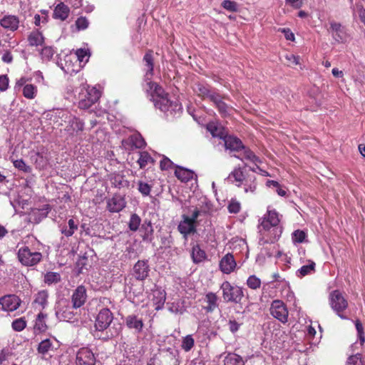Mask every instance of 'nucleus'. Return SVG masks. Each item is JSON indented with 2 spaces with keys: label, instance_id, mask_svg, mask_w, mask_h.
<instances>
[{
  "label": "nucleus",
  "instance_id": "2",
  "mask_svg": "<svg viewBox=\"0 0 365 365\" xmlns=\"http://www.w3.org/2000/svg\"><path fill=\"white\" fill-rule=\"evenodd\" d=\"M279 221L278 212L275 210L268 208L258 227L261 245L273 243L279 239L282 232V228L279 225Z\"/></svg>",
  "mask_w": 365,
  "mask_h": 365
},
{
  "label": "nucleus",
  "instance_id": "29",
  "mask_svg": "<svg viewBox=\"0 0 365 365\" xmlns=\"http://www.w3.org/2000/svg\"><path fill=\"white\" fill-rule=\"evenodd\" d=\"M140 232H143L142 238L143 241L150 242L153 240V228L150 220L144 221L140 227Z\"/></svg>",
  "mask_w": 365,
  "mask_h": 365
},
{
  "label": "nucleus",
  "instance_id": "20",
  "mask_svg": "<svg viewBox=\"0 0 365 365\" xmlns=\"http://www.w3.org/2000/svg\"><path fill=\"white\" fill-rule=\"evenodd\" d=\"M225 96H221L218 93L215 96V97L212 98V102L215 104L216 108H217L219 113L222 116H227L230 115V113L232 110V107H230L228 105H227L224 101L223 99H225Z\"/></svg>",
  "mask_w": 365,
  "mask_h": 365
},
{
  "label": "nucleus",
  "instance_id": "49",
  "mask_svg": "<svg viewBox=\"0 0 365 365\" xmlns=\"http://www.w3.org/2000/svg\"><path fill=\"white\" fill-rule=\"evenodd\" d=\"M247 284L250 289H257L260 287L261 280L255 275H251L247 280Z\"/></svg>",
  "mask_w": 365,
  "mask_h": 365
},
{
  "label": "nucleus",
  "instance_id": "42",
  "mask_svg": "<svg viewBox=\"0 0 365 365\" xmlns=\"http://www.w3.org/2000/svg\"><path fill=\"white\" fill-rule=\"evenodd\" d=\"M315 263L314 262H310V263L307 265L302 266L300 269L297 271V275L299 277H304L312 272L314 271Z\"/></svg>",
  "mask_w": 365,
  "mask_h": 365
},
{
  "label": "nucleus",
  "instance_id": "37",
  "mask_svg": "<svg viewBox=\"0 0 365 365\" xmlns=\"http://www.w3.org/2000/svg\"><path fill=\"white\" fill-rule=\"evenodd\" d=\"M28 40L31 46H37L43 43L44 38L40 32L34 31L29 35Z\"/></svg>",
  "mask_w": 365,
  "mask_h": 365
},
{
  "label": "nucleus",
  "instance_id": "19",
  "mask_svg": "<svg viewBox=\"0 0 365 365\" xmlns=\"http://www.w3.org/2000/svg\"><path fill=\"white\" fill-rule=\"evenodd\" d=\"M331 29L332 31L333 38L339 43H344L348 39V36L344 30V28L339 23H331Z\"/></svg>",
  "mask_w": 365,
  "mask_h": 365
},
{
  "label": "nucleus",
  "instance_id": "9",
  "mask_svg": "<svg viewBox=\"0 0 365 365\" xmlns=\"http://www.w3.org/2000/svg\"><path fill=\"white\" fill-rule=\"evenodd\" d=\"M60 346L59 342L54 337L42 340L38 346V353L42 356L50 355Z\"/></svg>",
  "mask_w": 365,
  "mask_h": 365
},
{
  "label": "nucleus",
  "instance_id": "14",
  "mask_svg": "<svg viewBox=\"0 0 365 365\" xmlns=\"http://www.w3.org/2000/svg\"><path fill=\"white\" fill-rule=\"evenodd\" d=\"M182 217V220L179 223L178 230L186 239L188 235L195 232L196 228L195 225L190 220L189 216L183 215Z\"/></svg>",
  "mask_w": 365,
  "mask_h": 365
},
{
  "label": "nucleus",
  "instance_id": "6",
  "mask_svg": "<svg viewBox=\"0 0 365 365\" xmlns=\"http://www.w3.org/2000/svg\"><path fill=\"white\" fill-rule=\"evenodd\" d=\"M329 303L333 310L341 319H347L341 312L347 308L348 302L339 290H334L331 292L329 295Z\"/></svg>",
  "mask_w": 365,
  "mask_h": 365
},
{
  "label": "nucleus",
  "instance_id": "1",
  "mask_svg": "<svg viewBox=\"0 0 365 365\" xmlns=\"http://www.w3.org/2000/svg\"><path fill=\"white\" fill-rule=\"evenodd\" d=\"M143 61L147 67L144 89L150 94L154 106L164 113L170 112V114H173L180 111L182 109L181 105L176 101H171L163 88L151 81L153 74V58L151 51L145 54Z\"/></svg>",
  "mask_w": 365,
  "mask_h": 365
},
{
  "label": "nucleus",
  "instance_id": "31",
  "mask_svg": "<svg viewBox=\"0 0 365 365\" xmlns=\"http://www.w3.org/2000/svg\"><path fill=\"white\" fill-rule=\"evenodd\" d=\"M217 297L213 292H208L205 295V302L207 305L205 307V309L207 312H212L217 307Z\"/></svg>",
  "mask_w": 365,
  "mask_h": 365
},
{
  "label": "nucleus",
  "instance_id": "54",
  "mask_svg": "<svg viewBox=\"0 0 365 365\" xmlns=\"http://www.w3.org/2000/svg\"><path fill=\"white\" fill-rule=\"evenodd\" d=\"M54 53V51L52 48V47L50 46H45L42 48L41 55L42 58L45 60H50Z\"/></svg>",
  "mask_w": 365,
  "mask_h": 365
},
{
  "label": "nucleus",
  "instance_id": "44",
  "mask_svg": "<svg viewBox=\"0 0 365 365\" xmlns=\"http://www.w3.org/2000/svg\"><path fill=\"white\" fill-rule=\"evenodd\" d=\"M255 177L251 176L248 177L247 179H245V192H254L257 187V183L255 182Z\"/></svg>",
  "mask_w": 365,
  "mask_h": 365
},
{
  "label": "nucleus",
  "instance_id": "62",
  "mask_svg": "<svg viewBox=\"0 0 365 365\" xmlns=\"http://www.w3.org/2000/svg\"><path fill=\"white\" fill-rule=\"evenodd\" d=\"M39 214V210H32L31 213H30L29 215V220L31 222H35V223H38L39 222L42 218L45 217V216H41L40 217H38V219L36 218V215H38Z\"/></svg>",
  "mask_w": 365,
  "mask_h": 365
},
{
  "label": "nucleus",
  "instance_id": "10",
  "mask_svg": "<svg viewBox=\"0 0 365 365\" xmlns=\"http://www.w3.org/2000/svg\"><path fill=\"white\" fill-rule=\"evenodd\" d=\"M76 365H95L96 357L90 349L83 347L76 354Z\"/></svg>",
  "mask_w": 365,
  "mask_h": 365
},
{
  "label": "nucleus",
  "instance_id": "63",
  "mask_svg": "<svg viewBox=\"0 0 365 365\" xmlns=\"http://www.w3.org/2000/svg\"><path fill=\"white\" fill-rule=\"evenodd\" d=\"M286 58L292 65H297L299 63V57L296 56L294 54L290 53L286 55Z\"/></svg>",
  "mask_w": 365,
  "mask_h": 365
},
{
  "label": "nucleus",
  "instance_id": "30",
  "mask_svg": "<svg viewBox=\"0 0 365 365\" xmlns=\"http://www.w3.org/2000/svg\"><path fill=\"white\" fill-rule=\"evenodd\" d=\"M175 175L178 179L181 180L182 182H187L190 180L192 179L194 176V173L188 169H185L180 166H176L175 170Z\"/></svg>",
  "mask_w": 365,
  "mask_h": 365
},
{
  "label": "nucleus",
  "instance_id": "5",
  "mask_svg": "<svg viewBox=\"0 0 365 365\" xmlns=\"http://www.w3.org/2000/svg\"><path fill=\"white\" fill-rule=\"evenodd\" d=\"M17 255L19 262L27 267L37 264L42 259L41 252L33 251L27 246L20 247Z\"/></svg>",
  "mask_w": 365,
  "mask_h": 365
},
{
  "label": "nucleus",
  "instance_id": "13",
  "mask_svg": "<svg viewBox=\"0 0 365 365\" xmlns=\"http://www.w3.org/2000/svg\"><path fill=\"white\" fill-rule=\"evenodd\" d=\"M84 129V123L79 118L73 115H69L68 120V125L66 127V130L71 135H78Z\"/></svg>",
  "mask_w": 365,
  "mask_h": 365
},
{
  "label": "nucleus",
  "instance_id": "15",
  "mask_svg": "<svg viewBox=\"0 0 365 365\" xmlns=\"http://www.w3.org/2000/svg\"><path fill=\"white\" fill-rule=\"evenodd\" d=\"M236 262L234 256L230 254H226L220 262V269L225 274H230L236 267Z\"/></svg>",
  "mask_w": 365,
  "mask_h": 365
},
{
  "label": "nucleus",
  "instance_id": "55",
  "mask_svg": "<svg viewBox=\"0 0 365 365\" xmlns=\"http://www.w3.org/2000/svg\"><path fill=\"white\" fill-rule=\"evenodd\" d=\"M89 24L88 20L83 16H81L76 21V25L78 30H84L88 28Z\"/></svg>",
  "mask_w": 365,
  "mask_h": 365
},
{
  "label": "nucleus",
  "instance_id": "45",
  "mask_svg": "<svg viewBox=\"0 0 365 365\" xmlns=\"http://www.w3.org/2000/svg\"><path fill=\"white\" fill-rule=\"evenodd\" d=\"M152 158L147 152H140L138 163L140 168H144L150 162H152Z\"/></svg>",
  "mask_w": 365,
  "mask_h": 365
},
{
  "label": "nucleus",
  "instance_id": "21",
  "mask_svg": "<svg viewBox=\"0 0 365 365\" xmlns=\"http://www.w3.org/2000/svg\"><path fill=\"white\" fill-rule=\"evenodd\" d=\"M19 19L14 15L4 16L0 20V25L5 29L14 31L19 28Z\"/></svg>",
  "mask_w": 365,
  "mask_h": 365
},
{
  "label": "nucleus",
  "instance_id": "38",
  "mask_svg": "<svg viewBox=\"0 0 365 365\" xmlns=\"http://www.w3.org/2000/svg\"><path fill=\"white\" fill-rule=\"evenodd\" d=\"M23 95L27 99H34L37 93V87L33 84H26L23 88Z\"/></svg>",
  "mask_w": 365,
  "mask_h": 365
},
{
  "label": "nucleus",
  "instance_id": "23",
  "mask_svg": "<svg viewBox=\"0 0 365 365\" xmlns=\"http://www.w3.org/2000/svg\"><path fill=\"white\" fill-rule=\"evenodd\" d=\"M225 146L227 150L231 151H239L241 148H244V145L242 141L234 136L227 135V134L223 138Z\"/></svg>",
  "mask_w": 365,
  "mask_h": 365
},
{
  "label": "nucleus",
  "instance_id": "33",
  "mask_svg": "<svg viewBox=\"0 0 365 365\" xmlns=\"http://www.w3.org/2000/svg\"><path fill=\"white\" fill-rule=\"evenodd\" d=\"M224 365H245L242 358L236 354H228L224 359Z\"/></svg>",
  "mask_w": 365,
  "mask_h": 365
},
{
  "label": "nucleus",
  "instance_id": "3",
  "mask_svg": "<svg viewBox=\"0 0 365 365\" xmlns=\"http://www.w3.org/2000/svg\"><path fill=\"white\" fill-rule=\"evenodd\" d=\"M101 95V91L95 87L81 88L78 96V107L83 110L88 109L98 101Z\"/></svg>",
  "mask_w": 365,
  "mask_h": 365
},
{
  "label": "nucleus",
  "instance_id": "34",
  "mask_svg": "<svg viewBox=\"0 0 365 365\" xmlns=\"http://www.w3.org/2000/svg\"><path fill=\"white\" fill-rule=\"evenodd\" d=\"M46 317L47 315L43 312H40L37 315L34 324V329L36 330H38L40 332H43L47 329V325L46 324Z\"/></svg>",
  "mask_w": 365,
  "mask_h": 365
},
{
  "label": "nucleus",
  "instance_id": "7",
  "mask_svg": "<svg viewBox=\"0 0 365 365\" xmlns=\"http://www.w3.org/2000/svg\"><path fill=\"white\" fill-rule=\"evenodd\" d=\"M271 315L285 324L288 321V309L286 304L281 300H274L270 307Z\"/></svg>",
  "mask_w": 365,
  "mask_h": 365
},
{
  "label": "nucleus",
  "instance_id": "53",
  "mask_svg": "<svg viewBox=\"0 0 365 365\" xmlns=\"http://www.w3.org/2000/svg\"><path fill=\"white\" fill-rule=\"evenodd\" d=\"M228 210L230 213H238L240 210L241 205L240 203L236 200H231L228 205Z\"/></svg>",
  "mask_w": 365,
  "mask_h": 365
},
{
  "label": "nucleus",
  "instance_id": "41",
  "mask_svg": "<svg viewBox=\"0 0 365 365\" xmlns=\"http://www.w3.org/2000/svg\"><path fill=\"white\" fill-rule=\"evenodd\" d=\"M48 292L46 291L39 292L34 299V303L40 305L42 309H44L47 304Z\"/></svg>",
  "mask_w": 365,
  "mask_h": 365
},
{
  "label": "nucleus",
  "instance_id": "64",
  "mask_svg": "<svg viewBox=\"0 0 365 365\" xmlns=\"http://www.w3.org/2000/svg\"><path fill=\"white\" fill-rule=\"evenodd\" d=\"M202 211L199 210L198 209H195L193 211L191 217H189L190 220L195 225L196 220L198 218L200 215H201Z\"/></svg>",
  "mask_w": 365,
  "mask_h": 365
},
{
  "label": "nucleus",
  "instance_id": "47",
  "mask_svg": "<svg viewBox=\"0 0 365 365\" xmlns=\"http://www.w3.org/2000/svg\"><path fill=\"white\" fill-rule=\"evenodd\" d=\"M195 341L192 335H187L182 341V348L185 351H189L194 346Z\"/></svg>",
  "mask_w": 365,
  "mask_h": 365
},
{
  "label": "nucleus",
  "instance_id": "40",
  "mask_svg": "<svg viewBox=\"0 0 365 365\" xmlns=\"http://www.w3.org/2000/svg\"><path fill=\"white\" fill-rule=\"evenodd\" d=\"M140 223V217L137 214L133 213L130 217L128 227L131 231L135 232L139 229Z\"/></svg>",
  "mask_w": 365,
  "mask_h": 365
},
{
  "label": "nucleus",
  "instance_id": "52",
  "mask_svg": "<svg viewBox=\"0 0 365 365\" xmlns=\"http://www.w3.org/2000/svg\"><path fill=\"white\" fill-rule=\"evenodd\" d=\"M306 234L304 231L297 230L292 233V241L294 243H302L304 242Z\"/></svg>",
  "mask_w": 365,
  "mask_h": 365
},
{
  "label": "nucleus",
  "instance_id": "27",
  "mask_svg": "<svg viewBox=\"0 0 365 365\" xmlns=\"http://www.w3.org/2000/svg\"><path fill=\"white\" fill-rule=\"evenodd\" d=\"M227 180L232 183H235L237 187L242 185L245 180L244 174L240 168H235L228 175Z\"/></svg>",
  "mask_w": 365,
  "mask_h": 365
},
{
  "label": "nucleus",
  "instance_id": "8",
  "mask_svg": "<svg viewBox=\"0 0 365 365\" xmlns=\"http://www.w3.org/2000/svg\"><path fill=\"white\" fill-rule=\"evenodd\" d=\"M113 319V315L110 309L107 308L102 309L98 314L95 327L96 330L103 331L108 328Z\"/></svg>",
  "mask_w": 365,
  "mask_h": 365
},
{
  "label": "nucleus",
  "instance_id": "12",
  "mask_svg": "<svg viewBox=\"0 0 365 365\" xmlns=\"http://www.w3.org/2000/svg\"><path fill=\"white\" fill-rule=\"evenodd\" d=\"M20 304V299L14 294L6 295L0 299V304L2 309L6 312H12L17 309Z\"/></svg>",
  "mask_w": 365,
  "mask_h": 365
},
{
  "label": "nucleus",
  "instance_id": "56",
  "mask_svg": "<svg viewBox=\"0 0 365 365\" xmlns=\"http://www.w3.org/2000/svg\"><path fill=\"white\" fill-rule=\"evenodd\" d=\"M26 325V322L22 319H17L12 322V328L16 331H22Z\"/></svg>",
  "mask_w": 365,
  "mask_h": 365
},
{
  "label": "nucleus",
  "instance_id": "46",
  "mask_svg": "<svg viewBox=\"0 0 365 365\" xmlns=\"http://www.w3.org/2000/svg\"><path fill=\"white\" fill-rule=\"evenodd\" d=\"M13 164L16 168L26 173H30L32 171V168L29 165H26L22 159L14 160Z\"/></svg>",
  "mask_w": 365,
  "mask_h": 365
},
{
  "label": "nucleus",
  "instance_id": "25",
  "mask_svg": "<svg viewBox=\"0 0 365 365\" xmlns=\"http://www.w3.org/2000/svg\"><path fill=\"white\" fill-rule=\"evenodd\" d=\"M207 130L211 133L213 137H217L223 139L227 134L225 128L215 122L209 123L207 125Z\"/></svg>",
  "mask_w": 365,
  "mask_h": 365
},
{
  "label": "nucleus",
  "instance_id": "61",
  "mask_svg": "<svg viewBox=\"0 0 365 365\" xmlns=\"http://www.w3.org/2000/svg\"><path fill=\"white\" fill-rule=\"evenodd\" d=\"M9 86V78L6 75L0 76V91H5Z\"/></svg>",
  "mask_w": 365,
  "mask_h": 365
},
{
  "label": "nucleus",
  "instance_id": "58",
  "mask_svg": "<svg viewBox=\"0 0 365 365\" xmlns=\"http://www.w3.org/2000/svg\"><path fill=\"white\" fill-rule=\"evenodd\" d=\"M174 166L173 163L167 157H163L160 160V167L162 170H168Z\"/></svg>",
  "mask_w": 365,
  "mask_h": 365
},
{
  "label": "nucleus",
  "instance_id": "57",
  "mask_svg": "<svg viewBox=\"0 0 365 365\" xmlns=\"http://www.w3.org/2000/svg\"><path fill=\"white\" fill-rule=\"evenodd\" d=\"M150 190L151 187L148 183L141 181L138 182V190L143 195H148L150 192Z\"/></svg>",
  "mask_w": 365,
  "mask_h": 365
},
{
  "label": "nucleus",
  "instance_id": "48",
  "mask_svg": "<svg viewBox=\"0 0 365 365\" xmlns=\"http://www.w3.org/2000/svg\"><path fill=\"white\" fill-rule=\"evenodd\" d=\"M346 365H365V359L357 354L348 358Z\"/></svg>",
  "mask_w": 365,
  "mask_h": 365
},
{
  "label": "nucleus",
  "instance_id": "24",
  "mask_svg": "<svg viewBox=\"0 0 365 365\" xmlns=\"http://www.w3.org/2000/svg\"><path fill=\"white\" fill-rule=\"evenodd\" d=\"M125 324L130 329H135L136 333H140L143 328V322L137 316L131 314L125 318Z\"/></svg>",
  "mask_w": 365,
  "mask_h": 365
},
{
  "label": "nucleus",
  "instance_id": "17",
  "mask_svg": "<svg viewBox=\"0 0 365 365\" xmlns=\"http://www.w3.org/2000/svg\"><path fill=\"white\" fill-rule=\"evenodd\" d=\"M86 298V289L83 285L78 286L72 295L73 307L74 308L81 307L85 303Z\"/></svg>",
  "mask_w": 365,
  "mask_h": 365
},
{
  "label": "nucleus",
  "instance_id": "26",
  "mask_svg": "<svg viewBox=\"0 0 365 365\" xmlns=\"http://www.w3.org/2000/svg\"><path fill=\"white\" fill-rule=\"evenodd\" d=\"M166 299V293L164 290L156 289L153 292V302L156 310L163 308Z\"/></svg>",
  "mask_w": 365,
  "mask_h": 365
},
{
  "label": "nucleus",
  "instance_id": "22",
  "mask_svg": "<svg viewBox=\"0 0 365 365\" xmlns=\"http://www.w3.org/2000/svg\"><path fill=\"white\" fill-rule=\"evenodd\" d=\"M125 207V200L120 195L113 197L107 202V208L111 212H118Z\"/></svg>",
  "mask_w": 365,
  "mask_h": 365
},
{
  "label": "nucleus",
  "instance_id": "18",
  "mask_svg": "<svg viewBox=\"0 0 365 365\" xmlns=\"http://www.w3.org/2000/svg\"><path fill=\"white\" fill-rule=\"evenodd\" d=\"M195 93L202 99H209L212 101V98L215 97L217 94L214 90L211 89L210 86L202 83H197L194 88Z\"/></svg>",
  "mask_w": 365,
  "mask_h": 365
},
{
  "label": "nucleus",
  "instance_id": "36",
  "mask_svg": "<svg viewBox=\"0 0 365 365\" xmlns=\"http://www.w3.org/2000/svg\"><path fill=\"white\" fill-rule=\"evenodd\" d=\"M242 149L244 150V151H243V153L241 155L242 156L236 155H235L234 156L237 158L242 160L245 159V160H250L253 163L259 162L258 157H257L251 150H250L248 148H245V147Z\"/></svg>",
  "mask_w": 365,
  "mask_h": 365
},
{
  "label": "nucleus",
  "instance_id": "43",
  "mask_svg": "<svg viewBox=\"0 0 365 365\" xmlns=\"http://www.w3.org/2000/svg\"><path fill=\"white\" fill-rule=\"evenodd\" d=\"M132 145L136 148H142L145 146V142L143 137L138 134H133L130 137Z\"/></svg>",
  "mask_w": 365,
  "mask_h": 365
},
{
  "label": "nucleus",
  "instance_id": "35",
  "mask_svg": "<svg viewBox=\"0 0 365 365\" xmlns=\"http://www.w3.org/2000/svg\"><path fill=\"white\" fill-rule=\"evenodd\" d=\"M56 315L61 321H69L73 317V314L69 308H66L65 309L57 308L56 310Z\"/></svg>",
  "mask_w": 365,
  "mask_h": 365
},
{
  "label": "nucleus",
  "instance_id": "16",
  "mask_svg": "<svg viewBox=\"0 0 365 365\" xmlns=\"http://www.w3.org/2000/svg\"><path fill=\"white\" fill-rule=\"evenodd\" d=\"M78 220L71 218L67 223L59 225V230L61 233L66 237H71L78 229Z\"/></svg>",
  "mask_w": 365,
  "mask_h": 365
},
{
  "label": "nucleus",
  "instance_id": "11",
  "mask_svg": "<svg viewBox=\"0 0 365 365\" xmlns=\"http://www.w3.org/2000/svg\"><path fill=\"white\" fill-rule=\"evenodd\" d=\"M150 267L148 260H138L133 267V276L138 280H144L148 275Z\"/></svg>",
  "mask_w": 365,
  "mask_h": 365
},
{
  "label": "nucleus",
  "instance_id": "51",
  "mask_svg": "<svg viewBox=\"0 0 365 365\" xmlns=\"http://www.w3.org/2000/svg\"><path fill=\"white\" fill-rule=\"evenodd\" d=\"M222 6L229 11H232V12H235L237 11V4L235 2V1H230V0H224L222 2Z\"/></svg>",
  "mask_w": 365,
  "mask_h": 365
},
{
  "label": "nucleus",
  "instance_id": "4",
  "mask_svg": "<svg viewBox=\"0 0 365 365\" xmlns=\"http://www.w3.org/2000/svg\"><path fill=\"white\" fill-rule=\"evenodd\" d=\"M220 289L222 291V297L227 302L240 303L244 297L242 289L231 285L227 281L222 284Z\"/></svg>",
  "mask_w": 365,
  "mask_h": 365
},
{
  "label": "nucleus",
  "instance_id": "28",
  "mask_svg": "<svg viewBox=\"0 0 365 365\" xmlns=\"http://www.w3.org/2000/svg\"><path fill=\"white\" fill-rule=\"evenodd\" d=\"M70 9L63 3L58 4L53 11V16L54 19L64 21L68 16Z\"/></svg>",
  "mask_w": 365,
  "mask_h": 365
},
{
  "label": "nucleus",
  "instance_id": "59",
  "mask_svg": "<svg viewBox=\"0 0 365 365\" xmlns=\"http://www.w3.org/2000/svg\"><path fill=\"white\" fill-rule=\"evenodd\" d=\"M355 326H356V329L358 332L359 339L361 341V344H363L365 341V337L364 335L362 324L361 323V322L359 320H356L355 322Z\"/></svg>",
  "mask_w": 365,
  "mask_h": 365
},
{
  "label": "nucleus",
  "instance_id": "39",
  "mask_svg": "<svg viewBox=\"0 0 365 365\" xmlns=\"http://www.w3.org/2000/svg\"><path fill=\"white\" fill-rule=\"evenodd\" d=\"M61 280L60 274L54 272H48L44 276V282L48 285L56 284Z\"/></svg>",
  "mask_w": 365,
  "mask_h": 365
},
{
  "label": "nucleus",
  "instance_id": "32",
  "mask_svg": "<svg viewBox=\"0 0 365 365\" xmlns=\"http://www.w3.org/2000/svg\"><path fill=\"white\" fill-rule=\"evenodd\" d=\"M192 259L194 263H200L206 258L205 252L200 248L199 245H195L192 248Z\"/></svg>",
  "mask_w": 365,
  "mask_h": 365
},
{
  "label": "nucleus",
  "instance_id": "50",
  "mask_svg": "<svg viewBox=\"0 0 365 365\" xmlns=\"http://www.w3.org/2000/svg\"><path fill=\"white\" fill-rule=\"evenodd\" d=\"M75 53L80 62L88 61L90 56V51L88 49L78 48L76 51Z\"/></svg>",
  "mask_w": 365,
  "mask_h": 365
},
{
  "label": "nucleus",
  "instance_id": "60",
  "mask_svg": "<svg viewBox=\"0 0 365 365\" xmlns=\"http://www.w3.org/2000/svg\"><path fill=\"white\" fill-rule=\"evenodd\" d=\"M229 329L232 333L237 332L240 328L241 324L238 323L235 319H230L228 322Z\"/></svg>",
  "mask_w": 365,
  "mask_h": 365
}]
</instances>
